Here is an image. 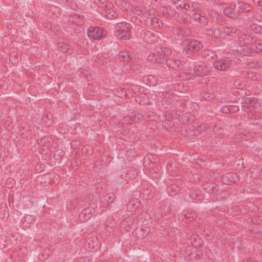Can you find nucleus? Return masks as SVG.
I'll list each match as a JSON object with an SVG mask.
<instances>
[{
	"instance_id": "f257e3e1",
	"label": "nucleus",
	"mask_w": 262,
	"mask_h": 262,
	"mask_svg": "<svg viewBox=\"0 0 262 262\" xmlns=\"http://www.w3.org/2000/svg\"><path fill=\"white\" fill-rule=\"evenodd\" d=\"M115 3L118 7L122 9L123 10L135 11L136 13L138 14L139 15H140L141 18L145 21H146V19L148 18L147 16L148 14L146 10H145L144 9L139 10L138 9H137V10H136L135 9L133 10L132 7H129V5L125 0H115Z\"/></svg>"
},
{
	"instance_id": "f03ea898",
	"label": "nucleus",
	"mask_w": 262,
	"mask_h": 262,
	"mask_svg": "<svg viewBox=\"0 0 262 262\" xmlns=\"http://www.w3.org/2000/svg\"><path fill=\"white\" fill-rule=\"evenodd\" d=\"M129 27V25H127L123 23L118 24L116 27V35L120 39H129L130 37V33L128 31Z\"/></svg>"
},
{
	"instance_id": "7ed1b4c3",
	"label": "nucleus",
	"mask_w": 262,
	"mask_h": 262,
	"mask_svg": "<svg viewBox=\"0 0 262 262\" xmlns=\"http://www.w3.org/2000/svg\"><path fill=\"white\" fill-rule=\"evenodd\" d=\"M88 35L91 39L99 40L106 36V31L99 27H90L88 30Z\"/></svg>"
},
{
	"instance_id": "20e7f679",
	"label": "nucleus",
	"mask_w": 262,
	"mask_h": 262,
	"mask_svg": "<svg viewBox=\"0 0 262 262\" xmlns=\"http://www.w3.org/2000/svg\"><path fill=\"white\" fill-rule=\"evenodd\" d=\"M105 8L101 12L102 15L108 19H113L117 17V13L112 10L110 4L104 5Z\"/></svg>"
},
{
	"instance_id": "39448f33",
	"label": "nucleus",
	"mask_w": 262,
	"mask_h": 262,
	"mask_svg": "<svg viewBox=\"0 0 262 262\" xmlns=\"http://www.w3.org/2000/svg\"><path fill=\"white\" fill-rule=\"evenodd\" d=\"M230 62L228 59H222L216 61L213 64L214 68L217 70H225L229 68Z\"/></svg>"
},
{
	"instance_id": "423d86ee",
	"label": "nucleus",
	"mask_w": 262,
	"mask_h": 262,
	"mask_svg": "<svg viewBox=\"0 0 262 262\" xmlns=\"http://www.w3.org/2000/svg\"><path fill=\"white\" fill-rule=\"evenodd\" d=\"M202 48V44L198 41H190L188 44V50L191 52H198Z\"/></svg>"
},
{
	"instance_id": "0eeeda50",
	"label": "nucleus",
	"mask_w": 262,
	"mask_h": 262,
	"mask_svg": "<svg viewBox=\"0 0 262 262\" xmlns=\"http://www.w3.org/2000/svg\"><path fill=\"white\" fill-rule=\"evenodd\" d=\"M194 72L197 75L202 76L208 73V70L203 66H196L194 68Z\"/></svg>"
},
{
	"instance_id": "6e6552de",
	"label": "nucleus",
	"mask_w": 262,
	"mask_h": 262,
	"mask_svg": "<svg viewBox=\"0 0 262 262\" xmlns=\"http://www.w3.org/2000/svg\"><path fill=\"white\" fill-rule=\"evenodd\" d=\"M139 103L141 105L148 104L152 103V101L149 100V96L147 95H143L139 97Z\"/></svg>"
},
{
	"instance_id": "1a4fd4ad",
	"label": "nucleus",
	"mask_w": 262,
	"mask_h": 262,
	"mask_svg": "<svg viewBox=\"0 0 262 262\" xmlns=\"http://www.w3.org/2000/svg\"><path fill=\"white\" fill-rule=\"evenodd\" d=\"M238 9L242 12H248L250 10L251 7L247 4L239 3H238Z\"/></svg>"
},
{
	"instance_id": "9d476101",
	"label": "nucleus",
	"mask_w": 262,
	"mask_h": 262,
	"mask_svg": "<svg viewBox=\"0 0 262 262\" xmlns=\"http://www.w3.org/2000/svg\"><path fill=\"white\" fill-rule=\"evenodd\" d=\"M195 18L198 19V21L203 24V25H205L207 23V19L205 16H200L199 14L195 15Z\"/></svg>"
},
{
	"instance_id": "9b49d317",
	"label": "nucleus",
	"mask_w": 262,
	"mask_h": 262,
	"mask_svg": "<svg viewBox=\"0 0 262 262\" xmlns=\"http://www.w3.org/2000/svg\"><path fill=\"white\" fill-rule=\"evenodd\" d=\"M226 177L230 180L229 182H234L237 178L236 175L234 173H228L226 176Z\"/></svg>"
},
{
	"instance_id": "f8f14e48",
	"label": "nucleus",
	"mask_w": 262,
	"mask_h": 262,
	"mask_svg": "<svg viewBox=\"0 0 262 262\" xmlns=\"http://www.w3.org/2000/svg\"><path fill=\"white\" fill-rule=\"evenodd\" d=\"M239 108L236 105H229V113H234L238 111Z\"/></svg>"
},
{
	"instance_id": "ddd939ff",
	"label": "nucleus",
	"mask_w": 262,
	"mask_h": 262,
	"mask_svg": "<svg viewBox=\"0 0 262 262\" xmlns=\"http://www.w3.org/2000/svg\"><path fill=\"white\" fill-rule=\"evenodd\" d=\"M204 54L205 55H207L208 56H210L211 58H212L213 56H215L214 53L212 51L207 50L205 51Z\"/></svg>"
},
{
	"instance_id": "4468645a",
	"label": "nucleus",
	"mask_w": 262,
	"mask_h": 262,
	"mask_svg": "<svg viewBox=\"0 0 262 262\" xmlns=\"http://www.w3.org/2000/svg\"><path fill=\"white\" fill-rule=\"evenodd\" d=\"M221 111L224 113H229V105L223 107Z\"/></svg>"
},
{
	"instance_id": "2eb2a0df",
	"label": "nucleus",
	"mask_w": 262,
	"mask_h": 262,
	"mask_svg": "<svg viewBox=\"0 0 262 262\" xmlns=\"http://www.w3.org/2000/svg\"><path fill=\"white\" fill-rule=\"evenodd\" d=\"M161 50H162V52L167 56L171 53L170 50L168 48L161 49Z\"/></svg>"
},
{
	"instance_id": "dca6fc26",
	"label": "nucleus",
	"mask_w": 262,
	"mask_h": 262,
	"mask_svg": "<svg viewBox=\"0 0 262 262\" xmlns=\"http://www.w3.org/2000/svg\"><path fill=\"white\" fill-rule=\"evenodd\" d=\"M256 49L257 52L262 54V43L257 45Z\"/></svg>"
},
{
	"instance_id": "f3484780",
	"label": "nucleus",
	"mask_w": 262,
	"mask_h": 262,
	"mask_svg": "<svg viewBox=\"0 0 262 262\" xmlns=\"http://www.w3.org/2000/svg\"><path fill=\"white\" fill-rule=\"evenodd\" d=\"M253 2L255 5L262 6V0H253Z\"/></svg>"
},
{
	"instance_id": "a211bd4d",
	"label": "nucleus",
	"mask_w": 262,
	"mask_h": 262,
	"mask_svg": "<svg viewBox=\"0 0 262 262\" xmlns=\"http://www.w3.org/2000/svg\"><path fill=\"white\" fill-rule=\"evenodd\" d=\"M229 10L228 9H225L224 11V13L225 15H228L229 17H233V15L232 14H230L229 13Z\"/></svg>"
},
{
	"instance_id": "6ab92c4d",
	"label": "nucleus",
	"mask_w": 262,
	"mask_h": 262,
	"mask_svg": "<svg viewBox=\"0 0 262 262\" xmlns=\"http://www.w3.org/2000/svg\"><path fill=\"white\" fill-rule=\"evenodd\" d=\"M150 97H151V98H152H152H153V99H155V95L154 94H151V95H150Z\"/></svg>"
},
{
	"instance_id": "aec40b11",
	"label": "nucleus",
	"mask_w": 262,
	"mask_h": 262,
	"mask_svg": "<svg viewBox=\"0 0 262 262\" xmlns=\"http://www.w3.org/2000/svg\"><path fill=\"white\" fill-rule=\"evenodd\" d=\"M245 101L246 102V103H247L248 101H249V98H246L245 99Z\"/></svg>"
},
{
	"instance_id": "412c9836",
	"label": "nucleus",
	"mask_w": 262,
	"mask_h": 262,
	"mask_svg": "<svg viewBox=\"0 0 262 262\" xmlns=\"http://www.w3.org/2000/svg\"><path fill=\"white\" fill-rule=\"evenodd\" d=\"M153 21H154L155 20L157 22V19L156 18H154L152 20Z\"/></svg>"
},
{
	"instance_id": "4be33fe9",
	"label": "nucleus",
	"mask_w": 262,
	"mask_h": 262,
	"mask_svg": "<svg viewBox=\"0 0 262 262\" xmlns=\"http://www.w3.org/2000/svg\"><path fill=\"white\" fill-rule=\"evenodd\" d=\"M85 214V213H81V215H82L83 214Z\"/></svg>"
},
{
	"instance_id": "5701e85b",
	"label": "nucleus",
	"mask_w": 262,
	"mask_h": 262,
	"mask_svg": "<svg viewBox=\"0 0 262 262\" xmlns=\"http://www.w3.org/2000/svg\"><path fill=\"white\" fill-rule=\"evenodd\" d=\"M85 44H86V45H88V42H87V41L86 42Z\"/></svg>"
},
{
	"instance_id": "b1692460",
	"label": "nucleus",
	"mask_w": 262,
	"mask_h": 262,
	"mask_svg": "<svg viewBox=\"0 0 262 262\" xmlns=\"http://www.w3.org/2000/svg\"><path fill=\"white\" fill-rule=\"evenodd\" d=\"M102 1H104V3L105 2V0H102Z\"/></svg>"
},
{
	"instance_id": "393cba45",
	"label": "nucleus",
	"mask_w": 262,
	"mask_h": 262,
	"mask_svg": "<svg viewBox=\"0 0 262 262\" xmlns=\"http://www.w3.org/2000/svg\"><path fill=\"white\" fill-rule=\"evenodd\" d=\"M98 6L99 7H101L99 4H98Z\"/></svg>"
}]
</instances>
